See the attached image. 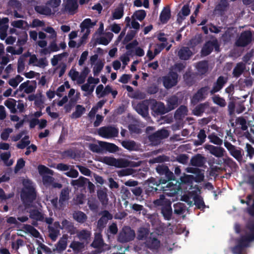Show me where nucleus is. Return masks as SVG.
<instances>
[{
	"label": "nucleus",
	"mask_w": 254,
	"mask_h": 254,
	"mask_svg": "<svg viewBox=\"0 0 254 254\" xmlns=\"http://www.w3.org/2000/svg\"><path fill=\"white\" fill-rule=\"evenodd\" d=\"M4 105L6 106L12 113H15L17 112L15 108L16 105V101L13 99H9L4 102Z\"/></svg>",
	"instance_id": "nucleus-48"
},
{
	"label": "nucleus",
	"mask_w": 254,
	"mask_h": 254,
	"mask_svg": "<svg viewBox=\"0 0 254 254\" xmlns=\"http://www.w3.org/2000/svg\"><path fill=\"white\" fill-rule=\"evenodd\" d=\"M29 212L30 218L39 221L44 220V214L40 212L39 210L37 209H30Z\"/></svg>",
	"instance_id": "nucleus-29"
},
{
	"label": "nucleus",
	"mask_w": 254,
	"mask_h": 254,
	"mask_svg": "<svg viewBox=\"0 0 254 254\" xmlns=\"http://www.w3.org/2000/svg\"><path fill=\"white\" fill-rule=\"evenodd\" d=\"M227 78L224 76H219L216 82L214 83L212 89L210 91V93L213 94L214 93L220 91L224 84L227 82Z\"/></svg>",
	"instance_id": "nucleus-19"
},
{
	"label": "nucleus",
	"mask_w": 254,
	"mask_h": 254,
	"mask_svg": "<svg viewBox=\"0 0 254 254\" xmlns=\"http://www.w3.org/2000/svg\"><path fill=\"white\" fill-rule=\"evenodd\" d=\"M178 56L182 60H188L192 55V52L188 47H182L178 52Z\"/></svg>",
	"instance_id": "nucleus-27"
},
{
	"label": "nucleus",
	"mask_w": 254,
	"mask_h": 254,
	"mask_svg": "<svg viewBox=\"0 0 254 254\" xmlns=\"http://www.w3.org/2000/svg\"><path fill=\"white\" fill-rule=\"evenodd\" d=\"M11 25L13 27L26 30L30 27L28 23L23 20H14L11 22Z\"/></svg>",
	"instance_id": "nucleus-36"
},
{
	"label": "nucleus",
	"mask_w": 254,
	"mask_h": 254,
	"mask_svg": "<svg viewBox=\"0 0 254 254\" xmlns=\"http://www.w3.org/2000/svg\"><path fill=\"white\" fill-rule=\"evenodd\" d=\"M69 199V190L67 188H64L62 190L59 197V203L61 205Z\"/></svg>",
	"instance_id": "nucleus-41"
},
{
	"label": "nucleus",
	"mask_w": 254,
	"mask_h": 254,
	"mask_svg": "<svg viewBox=\"0 0 254 254\" xmlns=\"http://www.w3.org/2000/svg\"><path fill=\"white\" fill-rule=\"evenodd\" d=\"M188 109L185 106H181L175 112L174 117L176 119H181L187 114Z\"/></svg>",
	"instance_id": "nucleus-45"
},
{
	"label": "nucleus",
	"mask_w": 254,
	"mask_h": 254,
	"mask_svg": "<svg viewBox=\"0 0 254 254\" xmlns=\"http://www.w3.org/2000/svg\"><path fill=\"white\" fill-rule=\"evenodd\" d=\"M230 123L232 127L235 126H241V127H248L246 125V120L242 118H232L230 120Z\"/></svg>",
	"instance_id": "nucleus-33"
},
{
	"label": "nucleus",
	"mask_w": 254,
	"mask_h": 254,
	"mask_svg": "<svg viewBox=\"0 0 254 254\" xmlns=\"http://www.w3.org/2000/svg\"><path fill=\"white\" fill-rule=\"evenodd\" d=\"M150 103L152 104L151 109L157 114H163L168 112L167 109L165 108L164 104L161 102L152 100H150Z\"/></svg>",
	"instance_id": "nucleus-15"
},
{
	"label": "nucleus",
	"mask_w": 254,
	"mask_h": 254,
	"mask_svg": "<svg viewBox=\"0 0 254 254\" xmlns=\"http://www.w3.org/2000/svg\"><path fill=\"white\" fill-rule=\"evenodd\" d=\"M36 88V83L32 82L29 80L22 83L19 87L20 91H23L27 94L34 92Z\"/></svg>",
	"instance_id": "nucleus-18"
},
{
	"label": "nucleus",
	"mask_w": 254,
	"mask_h": 254,
	"mask_svg": "<svg viewBox=\"0 0 254 254\" xmlns=\"http://www.w3.org/2000/svg\"><path fill=\"white\" fill-rule=\"evenodd\" d=\"M45 97L41 93H37V96L34 102L35 105L42 110L44 108Z\"/></svg>",
	"instance_id": "nucleus-49"
},
{
	"label": "nucleus",
	"mask_w": 254,
	"mask_h": 254,
	"mask_svg": "<svg viewBox=\"0 0 254 254\" xmlns=\"http://www.w3.org/2000/svg\"><path fill=\"white\" fill-rule=\"evenodd\" d=\"M196 68L199 74H205L208 70V63L205 61L199 62L196 64Z\"/></svg>",
	"instance_id": "nucleus-39"
},
{
	"label": "nucleus",
	"mask_w": 254,
	"mask_h": 254,
	"mask_svg": "<svg viewBox=\"0 0 254 254\" xmlns=\"http://www.w3.org/2000/svg\"><path fill=\"white\" fill-rule=\"evenodd\" d=\"M96 24V21L92 22L89 18L85 19L80 24L81 32L88 36L90 32V28L93 27Z\"/></svg>",
	"instance_id": "nucleus-14"
},
{
	"label": "nucleus",
	"mask_w": 254,
	"mask_h": 254,
	"mask_svg": "<svg viewBox=\"0 0 254 254\" xmlns=\"http://www.w3.org/2000/svg\"><path fill=\"white\" fill-rule=\"evenodd\" d=\"M85 109L81 105H78L76 106L75 111L71 114V118H78L85 112Z\"/></svg>",
	"instance_id": "nucleus-56"
},
{
	"label": "nucleus",
	"mask_w": 254,
	"mask_h": 254,
	"mask_svg": "<svg viewBox=\"0 0 254 254\" xmlns=\"http://www.w3.org/2000/svg\"><path fill=\"white\" fill-rule=\"evenodd\" d=\"M246 68V66L245 63L240 62L237 64L233 70V76L236 78L239 77L244 72Z\"/></svg>",
	"instance_id": "nucleus-26"
},
{
	"label": "nucleus",
	"mask_w": 254,
	"mask_h": 254,
	"mask_svg": "<svg viewBox=\"0 0 254 254\" xmlns=\"http://www.w3.org/2000/svg\"><path fill=\"white\" fill-rule=\"evenodd\" d=\"M134 237V231L129 227H125L120 232L118 241L122 243H127L133 240Z\"/></svg>",
	"instance_id": "nucleus-5"
},
{
	"label": "nucleus",
	"mask_w": 254,
	"mask_h": 254,
	"mask_svg": "<svg viewBox=\"0 0 254 254\" xmlns=\"http://www.w3.org/2000/svg\"><path fill=\"white\" fill-rule=\"evenodd\" d=\"M209 107V103L208 102L199 104L192 110V113L195 116H200L203 113L205 112Z\"/></svg>",
	"instance_id": "nucleus-22"
},
{
	"label": "nucleus",
	"mask_w": 254,
	"mask_h": 254,
	"mask_svg": "<svg viewBox=\"0 0 254 254\" xmlns=\"http://www.w3.org/2000/svg\"><path fill=\"white\" fill-rule=\"evenodd\" d=\"M28 64L30 65L44 68L48 65V61L46 58L38 59L36 55L33 54L31 58L29 59Z\"/></svg>",
	"instance_id": "nucleus-8"
},
{
	"label": "nucleus",
	"mask_w": 254,
	"mask_h": 254,
	"mask_svg": "<svg viewBox=\"0 0 254 254\" xmlns=\"http://www.w3.org/2000/svg\"><path fill=\"white\" fill-rule=\"evenodd\" d=\"M161 212L164 217V218L166 220H171L172 215V209L171 205H168L167 206L161 207Z\"/></svg>",
	"instance_id": "nucleus-35"
},
{
	"label": "nucleus",
	"mask_w": 254,
	"mask_h": 254,
	"mask_svg": "<svg viewBox=\"0 0 254 254\" xmlns=\"http://www.w3.org/2000/svg\"><path fill=\"white\" fill-rule=\"evenodd\" d=\"M205 148L209 151L210 153L216 157H222L225 152V149L221 147L215 146L212 145H206Z\"/></svg>",
	"instance_id": "nucleus-13"
},
{
	"label": "nucleus",
	"mask_w": 254,
	"mask_h": 254,
	"mask_svg": "<svg viewBox=\"0 0 254 254\" xmlns=\"http://www.w3.org/2000/svg\"><path fill=\"white\" fill-rule=\"evenodd\" d=\"M194 204L197 209L201 210H203L206 207L203 199L200 196H197L194 197Z\"/></svg>",
	"instance_id": "nucleus-52"
},
{
	"label": "nucleus",
	"mask_w": 254,
	"mask_h": 254,
	"mask_svg": "<svg viewBox=\"0 0 254 254\" xmlns=\"http://www.w3.org/2000/svg\"><path fill=\"white\" fill-rule=\"evenodd\" d=\"M89 179L84 177L80 176L77 180H72L71 181L70 184L73 187H76L77 188H83L87 184V181Z\"/></svg>",
	"instance_id": "nucleus-31"
},
{
	"label": "nucleus",
	"mask_w": 254,
	"mask_h": 254,
	"mask_svg": "<svg viewBox=\"0 0 254 254\" xmlns=\"http://www.w3.org/2000/svg\"><path fill=\"white\" fill-rule=\"evenodd\" d=\"M48 228L49 232V237L53 241H55L60 234V230L50 226H49Z\"/></svg>",
	"instance_id": "nucleus-51"
},
{
	"label": "nucleus",
	"mask_w": 254,
	"mask_h": 254,
	"mask_svg": "<svg viewBox=\"0 0 254 254\" xmlns=\"http://www.w3.org/2000/svg\"><path fill=\"white\" fill-rule=\"evenodd\" d=\"M124 5L120 3L112 12V19H119L124 15Z\"/></svg>",
	"instance_id": "nucleus-30"
},
{
	"label": "nucleus",
	"mask_w": 254,
	"mask_h": 254,
	"mask_svg": "<svg viewBox=\"0 0 254 254\" xmlns=\"http://www.w3.org/2000/svg\"><path fill=\"white\" fill-rule=\"evenodd\" d=\"M97 197L103 205H107L108 202L107 189L106 188L98 190L97 192Z\"/></svg>",
	"instance_id": "nucleus-23"
},
{
	"label": "nucleus",
	"mask_w": 254,
	"mask_h": 254,
	"mask_svg": "<svg viewBox=\"0 0 254 254\" xmlns=\"http://www.w3.org/2000/svg\"><path fill=\"white\" fill-rule=\"evenodd\" d=\"M122 146L126 149L132 151L134 150L136 143L135 142L133 141H123L122 143Z\"/></svg>",
	"instance_id": "nucleus-60"
},
{
	"label": "nucleus",
	"mask_w": 254,
	"mask_h": 254,
	"mask_svg": "<svg viewBox=\"0 0 254 254\" xmlns=\"http://www.w3.org/2000/svg\"><path fill=\"white\" fill-rule=\"evenodd\" d=\"M149 234V230L144 227H140L138 229L137 238L138 240H142L146 238Z\"/></svg>",
	"instance_id": "nucleus-58"
},
{
	"label": "nucleus",
	"mask_w": 254,
	"mask_h": 254,
	"mask_svg": "<svg viewBox=\"0 0 254 254\" xmlns=\"http://www.w3.org/2000/svg\"><path fill=\"white\" fill-rule=\"evenodd\" d=\"M47 5H37L35 7V10L41 14L50 15L52 13V11Z\"/></svg>",
	"instance_id": "nucleus-32"
},
{
	"label": "nucleus",
	"mask_w": 254,
	"mask_h": 254,
	"mask_svg": "<svg viewBox=\"0 0 254 254\" xmlns=\"http://www.w3.org/2000/svg\"><path fill=\"white\" fill-rule=\"evenodd\" d=\"M231 155L234 157L238 162H241L243 159V155L241 149H237L236 146L229 152Z\"/></svg>",
	"instance_id": "nucleus-53"
},
{
	"label": "nucleus",
	"mask_w": 254,
	"mask_h": 254,
	"mask_svg": "<svg viewBox=\"0 0 254 254\" xmlns=\"http://www.w3.org/2000/svg\"><path fill=\"white\" fill-rule=\"evenodd\" d=\"M248 128H234L233 132L237 134L239 137L242 136V133L240 132L241 130H243L244 132V135L250 141L252 140V136L251 133L248 130Z\"/></svg>",
	"instance_id": "nucleus-47"
},
{
	"label": "nucleus",
	"mask_w": 254,
	"mask_h": 254,
	"mask_svg": "<svg viewBox=\"0 0 254 254\" xmlns=\"http://www.w3.org/2000/svg\"><path fill=\"white\" fill-rule=\"evenodd\" d=\"M23 77L19 75H17L14 78L9 79L8 81V83L12 87L15 88L17 86L18 84L23 80Z\"/></svg>",
	"instance_id": "nucleus-59"
},
{
	"label": "nucleus",
	"mask_w": 254,
	"mask_h": 254,
	"mask_svg": "<svg viewBox=\"0 0 254 254\" xmlns=\"http://www.w3.org/2000/svg\"><path fill=\"white\" fill-rule=\"evenodd\" d=\"M171 11L168 7H165L162 11L160 19L162 22L166 23L170 18Z\"/></svg>",
	"instance_id": "nucleus-43"
},
{
	"label": "nucleus",
	"mask_w": 254,
	"mask_h": 254,
	"mask_svg": "<svg viewBox=\"0 0 254 254\" xmlns=\"http://www.w3.org/2000/svg\"><path fill=\"white\" fill-rule=\"evenodd\" d=\"M95 85H91L88 81L86 83L83 84L81 88L82 90L86 92V93L84 94L85 96L90 95L94 90Z\"/></svg>",
	"instance_id": "nucleus-55"
},
{
	"label": "nucleus",
	"mask_w": 254,
	"mask_h": 254,
	"mask_svg": "<svg viewBox=\"0 0 254 254\" xmlns=\"http://www.w3.org/2000/svg\"><path fill=\"white\" fill-rule=\"evenodd\" d=\"M99 144L100 145L101 147H102L103 150H105L112 153L116 152L119 150L118 147L113 143L100 141Z\"/></svg>",
	"instance_id": "nucleus-28"
},
{
	"label": "nucleus",
	"mask_w": 254,
	"mask_h": 254,
	"mask_svg": "<svg viewBox=\"0 0 254 254\" xmlns=\"http://www.w3.org/2000/svg\"><path fill=\"white\" fill-rule=\"evenodd\" d=\"M208 92V87L205 86L201 88L192 97L191 100V102L195 104L198 102L204 99L207 96Z\"/></svg>",
	"instance_id": "nucleus-11"
},
{
	"label": "nucleus",
	"mask_w": 254,
	"mask_h": 254,
	"mask_svg": "<svg viewBox=\"0 0 254 254\" xmlns=\"http://www.w3.org/2000/svg\"><path fill=\"white\" fill-rule=\"evenodd\" d=\"M169 136V132L164 128L159 129L148 136V139L153 145L160 144L161 140L167 138Z\"/></svg>",
	"instance_id": "nucleus-4"
},
{
	"label": "nucleus",
	"mask_w": 254,
	"mask_h": 254,
	"mask_svg": "<svg viewBox=\"0 0 254 254\" xmlns=\"http://www.w3.org/2000/svg\"><path fill=\"white\" fill-rule=\"evenodd\" d=\"M6 50L7 52L12 55H20L23 52V48L22 47H19L18 49L15 50L14 47L8 46L6 48Z\"/></svg>",
	"instance_id": "nucleus-63"
},
{
	"label": "nucleus",
	"mask_w": 254,
	"mask_h": 254,
	"mask_svg": "<svg viewBox=\"0 0 254 254\" xmlns=\"http://www.w3.org/2000/svg\"><path fill=\"white\" fill-rule=\"evenodd\" d=\"M28 40V35L26 32H23L21 35L18 39L17 45L19 47H22L27 42Z\"/></svg>",
	"instance_id": "nucleus-64"
},
{
	"label": "nucleus",
	"mask_w": 254,
	"mask_h": 254,
	"mask_svg": "<svg viewBox=\"0 0 254 254\" xmlns=\"http://www.w3.org/2000/svg\"><path fill=\"white\" fill-rule=\"evenodd\" d=\"M206 158L200 154H197L192 156L190 161V164L192 166L201 167L205 163Z\"/></svg>",
	"instance_id": "nucleus-17"
},
{
	"label": "nucleus",
	"mask_w": 254,
	"mask_h": 254,
	"mask_svg": "<svg viewBox=\"0 0 254 254\" xmlns=\"http://www.w3.org/2000/svg\"><path fill=\"white\" fill-rule=\"evenodd\" d=\"M169 160V157L165 155H159L156 157L150 159L149 162L150 163H162Z\"/></svg>",
	"instance_id": "nucleus-62"
},
{
	"label": "nucleus",
	"mask_w": 254,
	"mask_h": 254,
	"mask_svg": "<svg viewBox=\"0 0 254 254\" xmlns=\"http://www.w3.org/2000/svg\"><path fill=\"white\" fill-rule=\"evenodd\" d=\"M145 247L151 250H156L160 245V241L156 238L149 237L146 239L144 242Z\"/></svg>",
	"instance_id": "nucleus-16"
},
{
	"label": "nucleus",
	"mask_w": 254,
	"mask_h": 254,
	"mask_svg": "<svg viewBox=\"0 0 254 254\" xmlns=\"http://www.w3.org/2000/svg\"><path fill=\"white\" fill-rule=\"evenodd\" d=\"M61 229H65L67 232L72 234L74 231V227L73 223L64 219L62 222Z\"/></svg>",
	"instance_id": "nucleus-38"
},
{
	"label": "nucleus",
	"mask_w": 254,
	"mask_h": 254,
	"mask_svg": "<svg viewBox=\"0 0 254 254\" xmlns=\"http://www.w3.org/2000/svg\"><path fill=\"white\" fill-rule=\"evenodd\" d=\"M112 92V88L110 86L107 85L104 88L102 84L99 85L96 89V93L99 98L103 97Z\"/></svg>",
	"instance_id": "nucleus-21"
},
{
	"label": "nucleus",
	"mask_w": 254,
	"mask_h": 254,
	"mask_svg": "<svg viewBox=\"0 0 254 254\" xmlns=\"http://www.w3.org/2000/svg\"><path fill=\"white\" fill-rule=\"evenodd\" d=\"M67 235H63L55 245L56 248L53 249L54 252L61 253L64 251L67 247Z\"/></svg>",
	"instance_id": "nucleus-12"
},
{
	"label": "nucleus",
	"mask_w": 254,
	"mask_h": 254,
	"mask_svg": "<svg viewBox=\"0 0 254 254\" xmlns=\"http://www.w3.org/2000/svg\"><path fill=\"white\" fill-rule=\"evenodd\" d=\"M150 100H145L137 104L134 107L136 112L143 117H146L148 114V106Z\"/></svg>",
	"instance_id": "nucleus-10"
},
{
	"label": "nucleus",
	"mask_w": 254,
	"mask_h": 254,
	"mask_svg": "<svg viewBox=\"0 0 254 254\" xmlns=\"http://www.w3.org/2000/svg\"><path fill=\"white\" fill-rule=\"evenodd\" d=\"M30 143V140H29V136L25 135L17 143L16 147L18 149H23L28 146Z\"/></svg>",
	"instance_id": "nucleus-42"
},
{
	"label": "nucleus",
	"mask_w": 254,
	"mask_h": 254,
	"mask_svg": "<svg viewBox=\"0 0 254 254\" xmlns=\"http://www.w3.org/2000/svg\"><path fill=\"white\" fill-rule=\"evenodd\" d=\"M73 218L78 222L83 223L87 219L86 214L80 211H78L73 214Z\"/></svg>",
	"instance_id": "nucleus-57"
},
{
	"label": "nucleus",
	"mask_w": 254,
	"mask_h": 254,
	"mask_svg": "<svg viewBox=\"0 0 254 254\" xmlns=\"http://www.w3.org/2000/svg\"><path fill=\"white\" fill-rule=\"evenodd\" d=\"M249 233L242 235L237 240V244L232 250L234 254H243L245 249L250 246V243L254 241V222L249 224Z\"/></svg>",
	"instance_id": "nucleus-1"
},
{
	"label": "nucleus",
	"mask_w": 254,
	"mask_h": 254,
	"mask_svg": "<svg viewBox=\"0 0 254 254\" xmlns=\"http://www.w3.org/2000/svg\"><path fill=\"white\" fill-rule=\"evenodd\" d=\"M197 137L198 139L197 140H195L194 142V144L195 145H200L205 142L206 135L204 129H200L197 135Z\"/></svg>",
	"instance_id": "nucleus-54"
},
{
	"label": "nucleus",
	"mask_w": 254,
	"mask_h": 254,
	"mask_svg": "<svg viewBox=\"0 0 254 254\" xmlns=\"http://www.w3.org/2000/svg\"><path fill=\"white\" fill-rule=\"evenodd\" d=\"M153 203L156 206L163 207L168 205H171L172 202L169 199L166 198L164 194H161L159 198L154 200Z\"/></svg>",
	"instance_id": "nucleus-25"
},
{
	"label": "nucleus",
	"mask_w": 254,
	"mask_h": 254,
	"mask_svg": "<svg viewBox=\"0 0 254 254\" xmlns=\"http://www.w3.org/2000/svg\"><path fill=\"white\" fill-rule=\"evenodd\" d=\"M69 247L73 250L75 253L78 254L82 251L84 248V244L83 243L74 241L70 243Z\"/></svg>",
	"instance_id": "nucleus-40"
},
{
	"label": "nucleus",
	"mask_w": 254,
	"mask_h": 254,
	"mask_svg": "<svg viewBox=\"0 0 254 254\" xmlns=\"http://www.w3.org/2000/svg\"><path fill=\"white\" fill-rule=\"evenodd\" d=\"M103 245V240L100 234L95 235V238L91 246L94 248H101Z\"/></svg>",
	"instance_id": "nucleus-46"
},
{
	"label": "nucleus",
	"mask_w": 254,
	"mask_h": 254,
	"mask_svg": "<svg viewBox=\"0 0 254 254\" xmlns=\"http://www.w3.org/2000/svg\"><path fill=\"white\" fill-rule=\"evenodd\" d=\"M190 13V9L188 5H185L183 6L181 11L178 14L177 21L181 22L185 17L189 15Z\"/></svg>",
	"instance_id": "nucleus-37"
},
{
	"label": "nucleus",
	"mask_w": 254,
	"mask_h": 254,
	"mask_svg": "<svg viewBox=\"0 0 254 254\" xmlns=\"http://www.w3.org/2000/svg\"><path fill=\"white\" fill-rule=\"evenodd\" d=\"M178 75L172 71L162 78L163 85L167 89H170L175 86L178 83Z\"/></svg>",
	"instance_id": "nucleus-7"
},
{
	"label": "nucleus",
	"mask_w": 254,
	"mask_h": 254,
	"mask_svg": "<svg viewBox=\"0 0 254 254\" xmlns=\"http://www.w3.org/2000/svg\"><path fill=\"white\" fill-rule=\"evenodd\" d=\"M156 172L160 176H164L162 177L159 180V183L157 184L155 179L151 178L148 180V181L152 183L153 185L158 186L160 184H165L167 182L172 180H175V177L173 173L171 171L168 167L165 165H158L156 167Z\"/></svg>",
	"instance_id": "nucleus-2"
},
{
	"label": "nucleus",
	"mask_w": 254,
	"mask_h": 254,
	"mask_svg": "<svg viewBox=\"0 0 254 254\" xmlns=\"http://www.w3.org/2000/svg\"><path fill=\"white\" fill-rule=\"evenodd\" d=\"M174 213L177 215L183 214L185 212L186 206L182 202H177L173 205Z\"/></svg>",
	"instance_id": "nucleus-44"
},
{
	"label": "nucleus",
	"mask_w": 254,
	"mask_h": 254,
	"mask_svg": "<svg viewBox=\"0 0 254 254\" xmlns=\"http://www.w3.org/2000/svg\"><path fill=\"white\" fill-rule=\"evenodd\" d=\"M213 102L219 106L221 107H224L226 105L225 100L219 96L218 95H215L212 98Z\"/></svg>",
	"instance_id": "nucleus-61"
},
{
	"label": "nucleus",
	"mask_w": 254,
	"mask_h": 254,
	"mask_svg": "<svg viewBox=\"0 0 254 254\" xmlns=\"http://www.w3.org/2000/svg\"><path fill=\"white\" fill-rule=\"evenodd\" d=\"M252 41V34L250 31L243 32L237 38L235 44L237 47H244Z\"/></svg>",
	"instance_id": "nucleus-6"
},
{
	"label": "nucleus",
	"mask_w": 254,
	"mask_h": 254,
	"mask_svg": "<svg viewBox=\"0 0 254 254\" xmlns=\"http://www.w3.org/2000/svg\"><path fill=\"white\" fill-rule=\"evenodd\" d=\"M21 198L26 208L33 207L32 203L36 198L35 188L31 185L25 186L21 192Z\"/></svg>",
	"instance_id": "nucleus-3"
},
{
	"label": "nucleus",
	"mask_w": 254,
	"mask_h": 254,
	"mask_svg": "<svg viewBox=\"0 0 254 254\" xmlns=\"http://www.w3.org/2000/svg\"><path fill=\"white\" fill-rule=\"evenodd\" d=\"M47 125V121L45 119L39 120L36 118L32 119L30 122V127H34L36 126L39 127H45Z\"/></svg>",
	"instance_id": "nucleus-50"
},
{
	"label": "nucleus",
	"mask_w": 254,
	"mask_h": 254,
	"mask_svg": "<svg viewBox=\"0 0 254 254\" xmlns=\"http://www.w3.org/2000/svg\"><path fill=\"white\" fill-rule=\"evenodd\" d=\"M98 132L99 135L106 138L117 137L119 134L118 128H99Z\"/></svg>",
	"instance_id": "nucleus-9"
},
{
	"label": "nucleus",
	"mask_w": 254,
	"mask_h": 254,
	"mask_svg": "<svg viewBox=\"0 0 254 254\" xmlns=\"http://www.w3.org/2000/svg\"><path fill=\"white\" fill-rule=\"evenodd\" d=\"M77 7V0H67L64 5L65 11L71 14H73Z\"/></svg>",
	"instance_id": "nucleus-24"
},
{
	"label": "nucleus",
	"mask_w": 254,
	"mask_h": 254,
	"mask_svg": "<svg viewBox=\"0 0 254 254\" xmlns=\"http://www.w3.org/2000/svg\"><path fill=\"white\" fill-rule=\"evenodd\" d=\"M214 48L216 50L217 48V43L216 41L207 42L201 50V54L204 56L208 55L212 52Z\"/></svg>",
	"instance_id": "nucleus-20"
},
{
	"label": "nucleus",
	"mask_w": 254,
	"mask_h": 254,
	"mask_svg": "<svg viewBox=\"0 0 254 254\" xmlns=\"http://www.w3.org/2000/svg\"><path fill=\"white\" fill-rule=\"evenodd\" d=\"M179 104V99L176 96H173L167 100V110L170 111L174 109Z\"/></svg>",
	"instance_id": "nucleus-34"
}]
</instances>
